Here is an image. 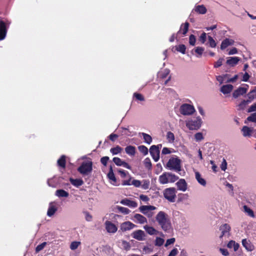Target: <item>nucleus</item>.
I'll use <instances>...</instances> for the list:
<instances>
[{"label": "nucleus", "instance_id": "1", "mask_svg": "<svg viewBox=\"0 0 256 256\" xmlns=\"http://www.w3.org/2000/svg\"><path fill=\"white\" fill-rule=\"evenodd\" d=\"M156 219L164 231L168 232L171 228V224L168 216L164 212H158L156 216Z\"/></svg>", "mask_w": 256, "mask_h": 256}, {"label": "nucleus", "instance_id": "2", "mask_svg": "<svg viewBox=\"0 0 256 256\" xmlns=\"http://www.w3.org/2000/svg\"><path fill=\"white\" fill-rule=\"evenodd\" d=\"M166 168L170 170H173L176 172L181 170V160L178 158H170L166 164Z\"/></svg>", "mask_w": 256, "mask_h": 256}, {"label": "nucleus", "instance_id": "3", "mask_svg": "<svg viewBox=\"0 0 256 256\" xmlns=\"http://www.w3.org/2000/svg\"><path fill=\"white\" fill-rule=\"evenodd\" d=\"M202 120L200 116L194 118L186 121V126L190 130H198L200 128Z\"/></svg>", "mask_w": 256, "mask_h": 256}, {"label": "nucleus", "instance_id": "4", "mask_svg": "<svg viewBox=\"0 0 256 256\" xmlns=\"http://www.w3.org/2000/svg\"><path fill=\"white\" fill-rule=\"evenodd\" d=\"M92 170V161L83 162L78 168V171L83 176L88 175Z\"/></svg>", "mask_w": 256, "mask_h": 256}, {"label": "nucleus", "instance_id": "5", "mask_svg": "<svg viewBox=\"0 0 256 256\" xmlns=\"http://www.w3.org/2000/svg\"><path fill=\"white\" fill-rule=\"evenodd\" d=\"M176 190L174 188H168L163 191L164 198L170 202H174L176 199Z\"/></svg>", "mask_w": 256, "mask_h": 256}, {"label": "nucleus", "instance_id": "6", "mask_svg": "<svg viewBox=\"0 0 256 256\" xmlns=\"http://www.w3.org/2000/svg\"><path fill=\"white\" fill-rule=\"evenodd\" d=\"M167 176H170L172 182H176L178 176L171 172H164L159 176L158 181L160 184H164L169 182Z\"/></svg>", "mask_w": 256, "mask_h": 256}, {"label": "nucleus", "instance_id": "7", "mask_svg": "<svg viewBox=\"0 0 256 256\" xmlns=\"http://www.w3.org/2000/svg\"><path fill=\"white\" fill-rule=\"evenodd\" d=\"M181 114L184 116L191 115L195 112V109L193 106L188 104H182L180 108Z\"/></svg>", "mask_w": 256, "mask_h": 256}, {"label": "nucleus", "instance_id": "8", "mask_svg": "<svg viewBox=\"0 0 256 256\" xmlns=\"http://www.w3.org/2000/svg\"><path fill=\"white\" fill-rule=\"evenodd\" d=\"M131 236L136 240L139 241H142L145 240L144 237L146 236V234L143 230H138L133 232L132 233Z\"/></svg>", "mask_w": 256, "mask_h": 256}, {"label": "nucleus", "instance_id": "9", "mask_svg": "<svg viewBox=\"0 0 256 256\" xmlns=\"http://www.w3.org/2000/svg\"><path fill=\"white\" fill-rule=\"evenodd\" d=\"M136 227V226L130 221L124 222L120 226V230L122 232L130 230Z\"/></svg>", "mask_w": 256, "mask_h": 256}, {"label": "nucleus", "instance_id": "10", "mask_svg": "<svg viewBox=\"0 0 256 256\" xmlns=\"http://www.w3.org/2000/svg\"><path fill=\"white\" fill-rule=\"evenodd\" d=\"M248 88V84H246L244 87H239L233 92V97L236 98L239 96L245 94L247 92Z\"/></svg>", "mask_w": 256, "mask_h": 256}, {"label": "nucleus", "instance_id": "11", "mask_svg": "<svg viewBox=\"0 0 256 256\" xmlns=\"http://www.w3.org/2000/svg\"><path fill=\"white\" fill-rule=\"evenodd\" d=\"M150 152L155 162H158L159 160L160 150L156 149V145H152L150 146Z\"/></svg>", "mask_w": 256, "mask_h": 256}, {"label": "nucleus", "instance_id": "12", "mask_svg": "<svg viewBox=\"0 0 256 256\" xmlns=\"http://www.w3.org/2000/svg\"><path fill=\"white\" fill-rule=\"evenodd\" d=\"M230 226L227 224H224L220 227V230L222 232V234L220 236V238H222L224 236H230Z\"/></svg>", "mask_w": 256, "mask_h": 256}, {"label": "nucleus", "instance_id": "13", "mask_svg": "<svg viewBox=\"0 0 256 256\" xmlns=\"http://www.w3.org/2000/svg\"><path fill=\"white\" fill-rule=\"evenodd\" d=\"M105 226L106 230L109 233H115L118 230L116 226L108 220L105 222Z\"/></svg>", "mask_w": 256, "mask_h": 256}, {"label": "nucleus", "instance_id": "14", "mask_svg": "<svg viewBox=\"0 0 256 256\" xmlns=\"http://www.w3.org/2000/svg\"><path fill=\"white\" fill-rule=\"evenodd\" d=\"M7 30L5 22L0 20V40H3L6 38Z\"/></svg>", "mask_w": 256, "mask_h": 256}, {"label": "nucleus", "instance_id": "15", "mask_svg": "<svg viewBox=\"0 0 256 256\" xmlns=\"http://www.w3.org/2000/svg\"><path fill=\"white\" fill-rule=\"evenodd\" d=\"M243 246L248 252H252L254 249V246L249 240L243 239L242 240Z\"/></svg>", "mask_w": 256, "mask_h": 256}, {"label": "nucleus", "instance_id": "16", "mask_svg": "<svg viewBox=\"0 0 256 256\" xmlns=\"http://www.w3.org/2000/svg\"><path fill=\"white\" fill-rule=\"evenodd\" d=\"M190 26V24L188 22H186L184 24H182L180 27V30L178 32L176 35L182 34L183 36H185L187 33L188 28Z\"/></svg>", "mask_w": 256, "mask_h": 256}, {"label": "nucleus", "instance_id": "17", "mask_svg": "<svg viewBox=\"0 0 256 256\" xmlns=\"http://www.w3.org/2000/svg\"><path fill=\"white\" fill-rule=\"evenodd\" d=\"M120 204L128 206L130 208H136L138 206V204L135 201L131 200L128 198H124L120 201Z\"/></svg>", "mask_w": 256, "mask_h": 256}, {"label": "nucleus", "instance_id": "18", "mask_svg": "<svg viewBox=\"0 0 256 256\" xmlns=\"http://www.w3.org/2000/svg\"><path fill=\"white\" fill-rule=\"evenodd\" d=\"M176 185L178 189L182 192H185L187 189V184L184 179H180L176 183Z\"/></svg>", "mask_w": 256, "mask_h": 256}, {"label": "nucleus", "instance_id": "19", "mask_svg": "<svg viewBox=\"0 0 256 256\" xmlns=\"http://www.w3.org/2000/svg\"><path fill=\"white\" fill-rule=\"evenodd\" d=\"M233 86L228 84L222 86L220 88V92L224 94H230L233 89Z\"/></svg>", "mask_w": 256, "mask_h": 256}, {"label": "nucleus", "instance_id": "20", "mask_svg": "<svg viewBox=\"0 0 256 256\" xmlns=\"http://www.w3.org/2000/svg\"><path fill=\"white\" fill-rule=\"evenodd\" d=\"M240 60V58L238 57H229L226 60V64L231 66H234L237 64Z\"/></svg>", "mask_w": 256, "mask_h": 256}, {"label": "nucleus", "instance_id": "21", "mask_svg": "<svg viewBox=\"0 0 256 256\" xmlns=\"http://www.w3.org/2000/svg\"><path fill=\"white\" fill-rule=\"evenodd\" d=\"M69 180L72 184L76 188H78L79 186H82L84 183L83 180L81 178L74 179L72 178H70Z\"/></svg>", "mask_w": 256, "mask_h": 256}, {"label": "nucleus", "instance_id": "22", "mask_svg": "<svg viewBox=\"0 0 256 256\" xmlns=\"http://www.w3.org/2000/svg\"><path fill=\"white\" fill-rule=\"evenodd\" d=\"M234 40L229 38H226L223 40L220 45V48L223 50L226 48L228 46L234 44Z\"/></svg>", "mask_w": 256, "mask_h": 256}, {"label": "nucleus", "instance_id": "23", "mask_svg": "<svg viewBox=\"0 0 256 256\" xmlns=\"http://www.w3.org/2000/svg\"><path fill=\"white\" fill-rule=\"evenodd\" d=\"M134 218L136 220V222L139 224H144L147 222L146 218L140 214H135L134 216Z\"/></svg>", "mask_w": 256, "mask_h": 256}, {"label": "nucleus", "instance_id": "24", "mask_svg": "<svg viewBox=\"0 0 256 256\" xmlns=\"http://www.w3.org/2000/svg\"><path fill=\"white\" fill-rule=\"evenodd\" d=\"M139 210L143 214L146 215L148 217L150 218L152 216L153 213L152 212H148L149 209L148 206H142L139 208Z\"/></svg>", "mask_w": 256, "mask_h": 256}, {"label": "nucleus", "instance_id": "25", "mask_svg": "<svg viewBox=\"0 0 256 256\" xmlns=\"http://www.w3.org/2000/svg\"><path fill=\"white\" fill-rule=\"evenodd\" d=\"M126 152L130 156H134L136 154V148L132 146H128L125 148Z\"/></svg>", "mask_w": 256, "mask_h": 256}, {"label": "nucleus", "instance_id": "26", "mask_svg": "<svg viewBox=\"0 0 256 256\" xmlns=\"http://www.w3.org/2000/svg\"><path fill=\"white\" fill-rule=\"evenodd\" d=\"M57 163L59 166L65 168L66 166V156L64 155H62L58 160Z\"/></svg>", "mask_w": 256, "mask_h": 256}, {"label": "nucleus", "instance_id": "27", "mask_svg": "<svg viewBox=\"0 0 256 256\" xmlns=\"http://www.w3.org/2000/svg\"><path fill=\"white\" fill-rule=\"evenodd\" d=\"M252 128H250L247 126H244L242 128V132L243 136H250L252 135Z\"/></svg>", "mask_w": 256, "mask_h": 256}, {"label": "nucleus", "instance_id": "28", "mask_svg": "<svg viewBox=\"0 0 256 256\" xmlns=\"http://www.w3.org/2000/svg\"><path fill=\"white\" fill-rule=\"evenodd\" d=\"M57 210V208L52 204V203H50V206H49V207H48V212H47V215L48 216H53L54 213L56 212Z\"/></svg>", "mask_w": 256, "mask_h": 256}, {"label": "nucleus", "instance_id": "29", "mask_svg": "<svg viewBox=\"0 0 256 256\" xmlns=\"http://www.w3.org/2000/svg\"><path fill=\"white\" fill-rule=\"evenodd\" d=\"M56 195L60 198H67L69 194L64 190L60 189L56 190Z\"/></svg>", "mask_w": 256, "mask_h": 256}, {"label": "nucleus", "instance_id": "30", "mask_svg": "<svg viewBox=\"0 0 256 256\" xmlns=\"http://www.w3.org/2000/svg\"><path fill=\"white\" fill-rule=\"evenodd\" d=\"M108 178L112 181V184H114L116 182V179L115 177L114 174L113 172L112 168V166L110 167V170L108 174Z\"/></svg>", "mask_w": 256, "mask_h": 256}, {"label": "nucleus", "instance_id": "31", "mask_svg": "<svg viewBox=\"0 0 256 256\" xmlns=\"http://www.w3.org/2000/svg\"><path fill=\"white\" fill-rule=\"evenodd\" d=\"M196 174V178L197 181L201 185L203 186H205L206 185V181L205 180L201 177V175L199 172H196L195 173Z\"/></svg>", "mask_w": 256, "mask_h": 256}, {"label": "nucleus", "instance_id": "32", "mask_svg": "<svg viewBox=\"0 0 256 256\" xmlns=\"http://www.w3.org/2000/svg\"><path fill=\"white\" fill-rule=\"evenodd\" d=\"M206 8L204 5H198L195 8V11L200 14H204L206 12Z\"/></svg>", "mask_w": 256, "mask_h": 256}, {"label": "nucleus", "instance_id": "33", "mask_svg": "<svg viewBox=\"0 0 256 256\" xmlns=\"http://www.w3.org/2000/svg\"><path fill=\"white\" fill-rule=\"evenodd\" d=\"M248 102H250L254 99L256 98V87H254V89L251 90L248 94Z\"/></svg>", "mask_w": 256, "mask_h": 256}, {"label": "nucleus", "instance_id": "34", "mask_svg": "<svg viewBox=\"0 0 256 256\" xmlns=\"http://www.w3.org/2000/svg\"><path fill=\"white\" fill-rule=\"evenodd\" d=\"M227 246L228 248H233L234 251L236 252L238 249L240 245L238 243L236 242L235 241L232 240L229 242Z\"/></svg>", "mask_w": 256, "mask_h": 256}, {"label": "nucleus", "instance_id": "35", "mask_svg": "<svg viewBox=\"0 0 256 256\" xmlns=\"http://www.w3.org/2000/svg\"><path fill=\"white\" fill-rule=\"evenodd\" d=\"M144 228L149 234L152 235L157 234L156 230L152 226H145Z\"/></svg>", "mask_w": 256, "mask_h": 256}, {"label": "nucleus", "instance_id": "36", "mask_svg": "<svg viewBox=\"0 0 256 256\" xmlns=\"http://www.w3.org/2000/svg\"><path fill=\"white\" fill-rule=\"evenodd\" d=\"M141 134L143 136L145 142L150 144L152 142V138L150 135L144 132H142Z\"/></svg>", "mask_w": 256, "mask_h": 256}, {"label": "nucleus", "instance_id": "37", "mask_svg": "<svg viewBox=\"0 0 256 256\" xmlns=\"http://www.w3.org/2000/svg\"><path fill=\"white\" fill-rule=\"evenodd\" d=\"M122 150V148L119 146H117L116 147L112 148L110 150V152L113 154H117L120 153Z\"/></svg>", "mask_w": 256, "mask_h": 256}, {"label": "nucleus", "instance_id": "38", "mask_svg": "<svg viewBox=\"0 0 256 256\" xmlns=\"http://www.w3.org/2000/svg\"><path fill=\"white\" fill-rule=\"evenodd\" d=\"M176 50L178 52H180L182 54H184L186 53V46H185V45L181 44L178 46H176Z\"/></svg>", "mask_w": 256, "mask_h": 256}, {"label": "nucleus", "instance_id": "39", "mask_svg": "<svg viewBox=\"0 0 256 256\" xmlns=\"http://www.w3.org/2000/svg\"><path fill=\"white\" fill-rule=\"evenodd\" d=\"M250 102L248 100H243L242 102L238 106V110H244L246 108V105Z\"/></svg>", "mask_w": 256, "mask_h": 256}, {"label": "nucleus", "instance_id": "40", "mask_svg": "<svg viewBox=\"0 0 256 256\" xmlns=\"http://www.w3.org/2000/svg\"><path fill=\"white\" fill-rule=\"evenodd\" d=\"M144 166L148 168V170H151L152 168V164L150 161V160L148 158H146L144 159Z\"/></svg>", "mask_w": 256, "mask_h": 256}, {"label": "nucleus", "instance_id": "41", "mask_svg": "<svg viewBox=\"0 0 256 256\" xmlns=\"http://www.w3.org/2000/svg\"><path fill=\"white\" fill-rule=\"evenodd\" d=\"M138 150L142 153L144 156L148 154V148L144 145L140 146L138 147Z\"/></svg>", "mask_w": 256, "mask_h": 256}, {"label": "nucleus", "instance_id": "42", "mask_svg": "<svg viewBox=\"0 0 256 256\" xmlns=\"http://www.w3.org/2000/svg\"><path fill=\"white\" fill-rule=\"evenodd\" d=\"M204 48L202 47L198 46L195 48L194 51L198 55L197 57L200 58L202 56V55L204 52Z\"/></svg>", "mask_w": 256, "mask_h": 256}, {"label": "nucleus", "instance_id": "43", "mask_svg": "<svg viewBox=\"0 0 256 256\" xmlns=\"http://www.w3.org/2000/svg\"><path fill=\"white\" fill-rule=\"evenodd\" d=\"M118 209L120 212L125 214H128L130 212V210L128 208L124 207L118 206Z\"/></svg>", "mask_w": 256, "mask_h": 256}, {"label": "nucleus", "instance_id": "44", "mask_svg": "<svg viewBox=\"0 0 256 256\" xmlns=\"http://www.w3.org/2000/svg\"><path fill=\"white\" fill-rule=\"evenodd\" d=\"M208 40L210 46L211 48H215L216 46V43L214 38L211 36H208Z\"/></svg>", "mask_w": 256, "mask_h": 256}, {"label": "nucleus", "instance_id": "45", "mask_svg": "<svg viewBox=\"0 0 256 256\" xmlns=\"http://www.w3.org/2000/svg\"><path fill=\"white\" fill-rule=\"evenodd\" d=\"M164 240L161 238L157 237L155 240V246H160L164 244Z\"/></svg>", "mask_w": 256, "mask_h": 256}, {"label": "nucleus", "instance_id": "46", "mask_svg": "<svg viewBox=\"0 0 256 256\" xmlns=\"http://www.w3.org/2000/svg\"><path fill=\"white\" fill-rule=\"evenodd\" d=\"M80 242H76V241L72 242L70 245V248L72 250H74L78 248V246L80 245Z\"/></svg>", "mask_w": 256, "mask_h": 256}, {"label": "nucleus", "instance_id": "47", "mask_svg": "<svg viewBox=\"0 0 256 256\" xmlns=\"http://www.w3.org/2000/svg\"><path fill=\"white\" fill-rule=\"evenodd\" d=\"M244 208L245 212L248 214V216H250L252 217V218H254V212L252 211V210H251L250 208L246 206H244Z\"/></svg>", "mask_w": 256, "mask_h": 256}, {"label": "nucleus", "instance_id": "48", "mask_svg": "<svg viewBox=\"0 0 256 256\" xmlns=\"http://www.w3.org/2000/svg\"><path fill=\"white\" fill-rule=\"evenodd\" d=\"M112 160L114 162V163L118 166H122V164L124 162L120 158L118 157L114 158Z\"/></svg>", "mask_w": 256, "mask_h": 256}, {"label": "nucleus", "instance_id": "49", "mask_svg": "<svg viewBox=\"0 0 256 256\" xmlns=\"http://www.w3.org/2000/svg\"><path fill=\"white\" fill-rule=\"evenodd\" d=\"M166 137L170 142H173L174 140V134L171 132H167Z\"/></svg>", "mask_w": 256, "mask_h": 256}, {"label": "nucleus", "instance_id": "50", "mask_svg": "<svg viewBox=\"0 0 256 256\" xmlns=\"http://www.w3.org/2000/svg\"><path fill=\"white\" fill-rule=\"evenodd\" d=\"M122 245L123 246L124 248L126 250H128L130 249L131 246L130 242H128L126 240H123L122 242Z\"/></svg>", "mask_w": 256, "mask_h": 256}, {"label": "nucleus", "instance_id": "51", "mask_svg": "<svg viewBox=\"0 0 256 256\" xmlns=\"http://www.w3.org/2000/svg\"><path fill=\"white\" fill-rule=\"evenodd\" d=\"M246 120L249 122H256V112L253 114H252L250 116H248L246 118Z\"/></svg>", "mask_w": 256, "mask_h": 256}, {"label": "nucleus", "instance_id": "52", "mask_svg": "<svg viewBox=\"0 0 256 256\" xmlns=\"http://www.w3.org/2000/svg\"><path fill=\"white\" fill-rule=\"evenodd\" d=\"M46 244V242H44L40 244H38L36 248V252L38 253L40 250H42L44 248Z\"/></svg>", "mask_w": 256, "mask_h": 256}, {"label": "nucleus", "instance_id": "53", "mask_svg": "<svg viewBox=\"0 0 256 256\" xmlns=\"http://www.w3.org/2000/svg\"><path fill=\"white\" fill-rule=\"evenodd\" d=\"M196 42V36L194 34H190L189 37V43L191 46H194Z\"/></svg>", "mask_w": 256, "mask_h": 256}, {"label": "nucleus", "instance_id": "54", "mask_svg": "<svg viewBox=\"0 0 256 256\" xmlns=\"http://www.w3.org/2000/svg\"><path fill=\"white\" fill-rule=\"evenodd\" d=\"M228 76V74H224L222 76H216V80L220 84H222L223 82L224 79Z\"/></svg>", "mask_w": 256, "mask_h": 256}, {"label": "nucleus", "instance_id": "55", "mask_svg": "<svg viewBox=\"0 0 256 256\" xmlns=\"http://www.w3.org/2000/svg\"><path fill=\"white\" fill-rule=\"evenodd\" d=\"M194 138L196 141H200L204 139V136L202 132H197L194 134Z\"/></svg>", "mask_w": 256, "mask_h": 256}, {"label": "nucleus", "instance_id": "56", "mask_svg": "<svg viewBox=\"0 0 256 256\" xmlns=\"http://www.w3.org/2000/svg\"><path fill=\"white\" fill-rule=\"evenodd\" d=\"M134 96L138 100H140V101H144V98L140 94L136 93V92L134 93Z\"/></svg>", "mask_w": 256, "mask_h": 256}, {"label": "nucleus", "instance_id": "57", "mask_svg": "<svg viewBox=\"0 0 256 256\" xmlns=\"http://www.w3.org/2000/svg\"><path fill=\"white\" fill-rule=\"evenodd\" d=\"M224 58H220L214 64V68H219L222 65V62L224 61Z\"/></svg>", "mask_w": 256, "mask_h": 256}, {"label": "nucleus", "instance_id": "58", "mask_svg": "<svg viewBox=\"0 0 256 256\" xmlns=\"http://www.w3.org/2000/svg\"><path fill=\"white\" fill-rule=\"evenodd\" d=\"M150 186V181L148 180H144L143 184L142 185V187L144 190H147L148 188Z\"/></svg>", "mask_w": 256, "mask_h": 256}, {"label": "nucleus", "instance_id": "59", "mask_svg": "<svg viewBox=\"0 0 256 256\" xmlns=\"http://www.w3.org/2000/svg\"><path fill=\"white\" fill-rule=\"evenodd\" d=\"M206 32H203L200 36L199 40L202 44H204L206 41Z\"/></svg>", "mask_w": 256, "mask_h": 256}, {"label": "nucleus", "instance_id": "60", "mask_svg": "<svg viewBox=\"0 0 256 256\" xmlns=\"http://www.w3.org/2000/svg\"><path fill=\"white\" fill-rule=\"evenodd\" d=\"M84 214L85 215V218L86 221H92V216L88 212H84Z\"/></svg>", "mask_w": 256, "mask_h": 256}, {"label": "nucleus", "instance_id": "61", "mask_svg": "<svg viewBox=\"0 0 256 256\" xmlns=\"http://www.w3.org/2000/svg\"><path fill=\"white\" fill-rule=\"evenodd\" d=\"M108 160H109V158L108 156H104L100 158V162L104 166H106Z\"/></svg>", "mask_w": 256, "mask_h": 256}, {"label": "nucleus", "instance_id": "62", "mask_svg": "<svg viewBox=\"0 0 256 256\" xmlns=\"http://www.w3.org/2000/svg\"><path fill=\"white\" fill-rule=\"evenodd\" d=\"M132 184L134 185L136 188H138L141 185V182L139 180H134L132 182Z\"/></svg>", "mask_w": 256, "mask_h": 256}, {"label": "nucleus", "instance_id": "63", "mask_svg": "<svg viewBox=\"0 0 256 256\" xmlns=\"http://www.w3.org/2000/svg\"><path fill=\"white\" fill-rule=\"evenodd\" d=\"M178 253V250L176 248H173L168 256H176Z\"/></svg>", "mask_w": 256, "mask_h": 256}, {"label": "nucleus", "instance_id": "64", "mask_svg": "<svg viewBox=\"0 0 256 256\" xmlns=\"http://www.w3.org/2000/svg\"><path fill=\"white\" fill-rule=\"evenodd\" d=\"M256 111V102L252 104L248 109V112Z\"/></svg>", "mask_w": 256, "mask_h": 256}]
</instances>
